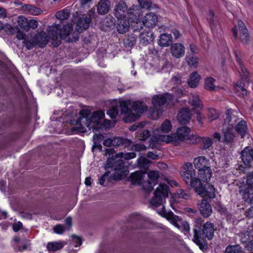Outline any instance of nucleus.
<instances>
[{
	"label": "nucleus",
	"mask_w": 253,
	"mask_h": 253,
	"mask_svg": "<svg viewBox=\"0 0 253 253\" xmlns=\"http://www.w3.org/2000/svg\"><path fill=\"white\" fill-rule=\"evenodd\" d=\"M81 117L76 122V126L72 128L73 130L76 132H84L86 131V127L89 130H98L100 129L109 128L113 126L115 122L110 120L104 119V112L98 111L91 114L88 109H83L80 111Z\"/></svg>",
	"instance_id": "obj_1"
},
{
	"label": "nucleus",
	"mask_w": 253,
	"mask_h": 253,
	"mask_svg": "<svg viewBox=\"0 0 253 253\" xmlns=\"http://www.w3.org/2000/svg\"><path fill=\"white\" fill-rule=\"evenodd\" d=\"M60 26L58 24H54L49 26L47 30V34L44 32H40L36 37V41L37 44L41 47L44 46L49 39L52 40L54 46H58L60 44V41L58 38L66 39L69 36L72 30V25L68 24L64 25L62 29H60Z\"/></svg>",
	"instance_id": "obj_2"
},
{
	"label": "nucleus",
	"mask_w": 253,
	"mask_h": 253,
	"mask_svg": "<svg viewBox=\"0 0 253 253\" xmlns=\"http://www.w3.org/2000/svg\"><path fill=\"white\" fill-rule=\"evenodd\" d=\"M107 154H108L109 158L108 159L105 165L106 169L108 168H113L115 170L114 174L112 175L114 180H120L122 177L126 174V170L125 168V164L121 159L116 160L117 159L124 158L125 160H128L136 157V154L134 152H129L124 153L121 152L115 155V158L113 155L115 151L112 149H106Z\"/></svg>",
	"instance_id": "obj_3"
},
{
	"label": "nucleus",
	"mask_w": 253,
	"mask_h": 253,
	"mask_svg": "<svg viewBox=\"0 0 253 253\" xmlns=\"http://www.w3.org/2000/svg\"><path fill=\"white\" fill-rule=\"evenodd\" d=\"M122 114L125 115L124 120L126 122H133L138 119L141 114L148 109L145 104L139 101H131L129 100L120 101Z\"/></svg>",
	"instance_id": "obj_4"
},
{
	"label": "nucleus",
	"mask_w": 253,
	"mask_h": 253,
	"mask_svg": "<svg viewBox=\"0 0 253 253\" xmlns=\"http://www.w3.org/2000/svg\"><path fill=\"white\" fill-rule=\"evenodd\" d=\"M172 129V125L169 120H166L163 122L160 126L154 129L153 135L150 138L149 147L156 148V145L161 142L166 143H171L174 137L172 133L165 135V133H169Z\"/></svg>",
	"instance_id": "obj_5"
},
{
	"label": "nucleus",
	"mask_w": 253,
	"mask_h": 253,
	"mask_svg": "<svg viewBox=\"0 0 253 253\" xmlns=\"http://www.w3.org/2000/svg\"><path fill=\"white\" fill-rule=\"evenodd\" d=\"M202 223L198 220L195 222V227L194 229V237L193 241L199 246L200 249H202V242L203 240V234L208 239H211L214 235V225L210 222H207L203 226L202 232L201 233V226Z\"/></svg>",
	"instance_id": "obj_6"
},
{
	"label": "nucleus",
	"mask_w": 253,
	"mask_h": 253,
	"mask_svg": "<svg viewBox=\"0 0 253 253\" xmlns=\"http://www.w3.org/2000/svg\"><path fill=\"white\" fill-rule=\"evenodd\" d=\"M225 117L224 124L228 125L229 126L223 128L222 132L224 141L226 143H230L233 141L235 136L233 126L236 124L238 118L233 114L231 109L227 110Z\"/></svg>",
	"instance_id": "obj_7"
},
{
	"label": "nucleus",
	"mask_w": 253,
	"mask_h": 253,
	"mask_svg": "<svg viewBox=\"0 0 253 253\" xmlns=\"http://www.w3.org/2000/svg\"><path fill=\"white\" fill-rule=\"evenodd\" d=\"M169 195V187L165 184H160L154 192V196L150 201V205L158 207L163 204Z\"/></svg>",
	"instance_id": "obj_8"
},
{
	"label": "nucleus",
	"mask_w": 253,
	"mask_h": 253,
	"mask_svg": "<svg viewBox=\"0 0 253 253\" xmlns=\"http://www.w3.org/2000/svg\"><path fill=\"white\" fill-rule=\"evenodd\" d=\"M233 32L234 37L237 38L239 36L242 42L246 43L249 41V36L248 32L245 25L242 21H238V27L234 28L233 29Z\"/></svg>",
	"instance_id": "obj_9"
},
{
	"label": "nucleus",
	"mask_w": 253,
	"mask_h": 253,
	"mask_svg": "<svg viewBox=\"0 0 253 253\" xmlns=\"http://www.w3.org/2000/svg\"><path fill=\"white\" fill-rule=\"evenodd\" d=\"M147 176L148 181H145L143 184V189L147 192L151 191L154 185L158 183V179L160 177L159 172L158 171H150Z\"/></svg>",
	"instance_id": "obj_10"
},
{
	"label": "nucleus",
	"mask_w": 253,
	"mask_h": 253,
	"mask_svg": "<svg viewBox=\"0 0 253 253\" xmlns=\"http://www.w3.org/2000/svg\"><path fill=\"white\" fill-rule=\"evenodd\" d=\"M172 99L171 94L169 93H166L163 95H155L152 98V103L155 108H157L161 107L166 103L171 104V103L173 102Z\"/></svg>",
	"instance_id": "obj_11"
},
{
	"label": "nucleus",
	"mask_w": 253,
	"mask_h": 253,
	"mask_svg": "<svg viewBox=\"0 0 253 253\" xmlns=\"http://www.w3.org/2000/svg\"><path fill=\"white\" fill-rule=\"evenodd\" d=\"M190 131L189 128L185 126L178 128L175 133H172V135H174V137H173L174 138L171 143L176 144L179 141L186 140Z\"/></svg>",
	"instance_id": "obj_12"
},
{
	"label": "nucleus",
	"mask_w": 253,
	"mask_h": 253,
	"mask_svg": "<svg viewBox=\"0 0 253 253\" xmlns=\"http://www.w3.org/2000/svg\"><path fill=\"white\" fill-rule=\"evenodd\" d=\"M183 169L182 176L186 184L188 185L195 177V173L190 163L185 164L183 166Z\"/></svg>",
	"instance_id": "obj_13"
},
{
	"label": "nucleus",
	"mask_w": 253,
	"mask_h": 253,
	"mask_svg": "<svg viewBox=\"0 0 253 253\" xmlns=\"http://www.w3.org/2000/svg\"><path fill=\"white\" fill-rule=\"evenodd\" d=\"M241 158L243 163L247 167H251L253 162V148L246 147L241 153Z\"/></svg>",
	"instance_id": "obj_14"
},
{
	"label": "nucleus",
	"mask_w": 253,
	"mask_h": 253,
	"mask_svg": "<svg viewBox=\"0 0 253 253\" xmlns=\"http://www.w3.org/2000/svg\"><path fill=\"white\" fill-rule=\"evenodd\" d=\"M158 22V17L157 15L152 12L146 13L142 20L143 25L149 28L155 27Z\"/></svg>",
	"instance_id": "obj_15"
},
{
	"label": "nucleus",
	"mask_w": 253,
	"mask_h": 253,
	"mask_svg": "<svg viewBox=\"0 0 253 253\" xmlns=\"http://www.w3.org/2000/svg\"><path fill=\"white\" fill-rule=\"evenodd\" d=\"M158 213L161 216L165 217L175 227L179 228L178 222L180 220L179 216L174 214V213L171 211L167 212L164 207H163L162 210L158 211Z\"/></svg>",
	"instance_id": "obj_16"
},
{
	"label": "nucleus",
	"mask_w": 253,
	"mask_h": 253,
	"mask_svg": "<svg viewBox=\"0 0 253 253\" xmlns=\"http://www.w3.org/2000/svg\"><path fill=\"white\" fill-rule=\"evenodd\" d=\"M77 19L76 22V30L79 32L85 30L89 27V24L91 21L90 17H87L86 16L83 15L82 17H75L74 20Z\"/></svg>",
	"instance_id": "obj_17"
},
{
	"label": "nucleus",
	"mask_w": 253,
	"mask_h": 253,
	"mask_svg": "<svg viewBox=\"0 0 253 253\" xmlns=\"http://www.w3.org/2000/svg\"><path fill=\"white\" fill-rule=\"evenodd\" d=\"M170 52L174 58H180L185 54V47L181 43H174L170 46Z\"/></svg>",
	"instance_id": "obj_18"
},
{
	"label": "nucleus",
	"mask_w": 253,
	"mask_h": 253,
	"mask_svg": "<svg viewBox=\"0 0 253 253\" xmlns=\"http://www.w3.org/2000/svg\"><path fill=\"white\" fill-rule=\"evenodd\" d=\"M127 8L126 2L121 1L115 5L114 14L117 19L125 18L127 15Z\"/></svg>",
	"instance_id": "obj_19"
},
{
	"label": "nucleus",
	"mask_w": 253,
	"mask_h": 253,
	"mask_svg": "<svg viewBox=\"0 0 253 253\" xmlns=\"http://www.w3.org/2000/svg\"><path fill=\"white\" fill-rule=\"evenodd\" d=\"M191 117L190 109L188 108H183L179 112L177 120L181 124L185 125L189 122Z\"/></svg>",
	"instance_id": "obj_20"
},
{
	"label": "nucleus",
	"mask_w": 253,
	"mask_h": 253,
	"mask_svg": "<svg viewBox=\"0 0 253 253\" xmlns=\"http://www.w3.org/2000/svg\"><path fill=\"white\" fill-rule=\"evenodd\" d=\"M193 164L199 171L210 167L209 160L204 156H200L194 159Z\"/></svg>",
	"instance_id": "obj_21"
},
{
	"label": "nucleus",
	"mask_w": 253,
	"mask_h": 253,
	"mask_svg": "<svg viewBox=\"0 0 253 253\" xmlns=\"http://www.w3.org/2000/svg\"><path fill=\"white\" fill-rule=\"evenodd\" d=\"M141 15L140 8L137 5H132V7L127 9V16L133 22H137L139 17Z\"/></svg>",
	"instance_id": "obj_22"
},
{
	"label": "nucleus",
	"mask_w": 253,
	"mask_h": 253,
	"mask_svg": "<svg viewBox=\"0 0 253 253\" xmlns=\"http://www.w3.org/2000/svg\"><path fill=\"white\" fill-rule=\"evenodd\" d=\"M146 173L142 171H136L131 174L130 179L134 184L141 185L143 187L144 177Z\"/></svg>",
	"instance_id": "obj_23"
},
{
	"label": "nucleus",
	"mask_w": 253,
	"mask_h": 253,
	"mask_svg": "<svg viewBox=\"0 0 253 253\" xmlns=\"http://www.w3.org/2000/svg\"><path fill=\"white\" fill-rule=\"evenodd\" d=\"M199 209L201 214L205 217H209L212 211L211 205L205 199L202 200L199 204Z\"/></svg>",
	"instance_id": "obj_24"
},
{
	"label": "nucleus",
	"mask_w": 253,
	"mask_h": 253,
	"mask_svg": "<svg viewBox=\"0 0 253 253\" xmlns=\"http://www.w3.org/2000/svg\"><path fill=\"white\" fill-rule=\"evenodd\" d=\"M21 9L24 13L32 15H38L42 12L40 8L29 4L22 5Z\"/></svg>",
	"instance_id": "obj_25"
},
{
	"label": "nucleus",
	"mask_w": 253,
	"mask_h": 253,
	"mask_svg": "<svg viewBox=\"0 0 253 253\" xmlns=\"http://www.w3.org/2000/svg\"><path fill=\"white\" fill-rule=\"evenodd\" d=\"M111 2L109 0H101L97 5V12L100 15L107 13L110 10Z\"/></svg>",
	"instance_id": "obj_26"
},
{
	"label": "nucleus",
	"mask_w": 253,
	"mask_h": 253,
	"mask_svg": "<svg viewBox=\"0 0 253 253\" xmlns=\"http://www.w3.org/2000/svg\"><path fill=\"white\" fill-rule=\"evenodd\" d=\"M64 241H55L48 242L46 245V248L49 253H54L55 252L61 250L65 245Z\"/></svg>",
	"instance_id": "obj_27"
},
{
	"label": "nucleus",
	"mask_w": 253,
	"mask_h": 253,
	"mask_svg": "<svg viewBox=\"0 0 253 253\" xmlns=\"http://www.w3.org/2000/svg\"><path fill=\"white\" fill-rule=\"evenodd\" d=\"M129 28L128 21L125 18L118 19L117 29L120 34H124L128 31Z\"/></svg>",
	"instance_id": "obj_28"
},
{
	"label": "nucleus",
	"mask_w": 253,
	"mask_h": 253,
	"mask_svg": "<svg viewBox=\"0 0 253 253\" xmlns=\"http://www.w3.org/2000/svg\"><path fill=\"white\" fill-rule=\"evenodd\" d=\"M202 192V194H199V195L202 197H207L211 199L215 198V189L213 186L210 184H207L205 187H203Z\"/></svg>",
	"instance_id": "obj_29"
},
{
	"label": "nucleus",
	"mask_w": 253,
	"mask_h": 253,
	"mask_svg": "<svg viewBox=\"0 0 253 253\" xmlns=\"http://www.w3.org/2000/svg\"><path fill=\"white\" fill-rule=\"evenodd\" d=\"M239 192L245 201L253 204V189L242 188Z\"/></svg>",
	"instance_id": "obj_30"
},
{
	"label": "nucleus",
	"mask_w": 253,
	"mask_h": 253,
	"mask_svg": "<svg viewBox=\"0 0 253 253\" xmlns=\"http://www.w3.org/2000/svg\"><path fill=\"white\" fill-rule=\"evenodd\" d=\"M201 79V76L197 72H193L189 76L188 80V84L191 88L196 87Z\"/></svg>",
	"instance_id": "obj_31"
},
{
	"label": "nucleus",
	"mask_w": 253,
	"mask_h": 253,
	"mask_svg": "<svg viewBox=\"0 0 253 253\" xmlns=\"http://www.w3.org/2000/svg\"><path fill=\"white\" fill-rule=\"evenodd\" d=\"M153 40V34L150 31L141 33L140 35V42L143 45L149 44Z\"/></svg>",
	"instance_id": "obj_32"
},
{
	"label": "nucleus",
	"mask_w": 253,
	"mask_h": 253,
	"mask_svg": "<svg viewBox=\"0 0 253 253\" xmlns=\"http://www.w3.org/2000/svg\"><path fill=\"white\" fill-rule=\"evenodd\" d=\"M189 102L193 107V109L197 112L203 108V104L197 95H192V97L189 99Z\"/></svg>",
	"instance_id": "obj_33"
},
{
	"label": "nucleus",
	"mask_w": 253,
	"mask_h": 253,
	"mask_svg": "<svg viewBox=\"0 0 253 253\" xmlns=\"http://www.w3.org/2000/svg\"><path fill=\"white\" fill-rule=\"evenodd\" d=\"M172 41V37L170 34H162L159 37V44L161 46H168Z\"/></svg>",
	"instance_id": "obj_34"
},
{
	"label": "nucleus",
	"mask_w": 253,
	"mask_h": 253,
	"mask_svg": "<svg viewBox=\"0 0 253 253\" xmlns=\"http://www.w3.org/2000/svg\"><path fill=\"white\" fill-rule=\"evenodd\" d=\"M215 80L211 77H208L205 80V88L209 91L217 89L218 87L215 85Z\"/></svg>",
	"instance_id": "obj_35"
},
{
	"label": "nucleus",
	"mask_w": 253,
	"mask_h": 253,
	"mask_svg": "<svg viewBox=\"0 0 253 253\" xmlns=\"http://www.w3.org/2000/svg\"><path fill=\"white\" fill-rule=\"evenodd\" d=\"M199 175L203 181L206 182L209 181L211 177V171L210 167L209 168L199 171Z\"/></svg>",
	"instance_id": "obj_36"
},
{
	"label": "nucleus",
	"mask_w": 253,
	"mask_h": 253,
	"mask_svg": "<svg viewBox=\"0 0 253 253\" xmlns=\"http://www.w3.org/2000/svg\"><path fill=\"white\" fill-rule=\"evenodd\" d=\"M130 144V141L127 139L116 137L113 138V146L117 147L121 145L126 147Z\"/></svg>",
	"instance_id": "obj_37"
},
{
	"label": "nucleus",
	"mask_w": 253,
	"mask_h": 253,
	"mask_svg": "<svg viewBox=\"0 0 253 253\" xmlns=\"http://www.w3.org/2000/svg\"><path fill=\"white\" fill-rule=\"evenodd\" d=\"M236 130L241 135L242 138H243L247 132L246 122L243 120L240 121L236 127Z\"/></svg>",
	"instance_id": "obj_38"
},
{
	"label": "nucleus",
	"mask_w": 253,
	"mask_h": 253,
	"mask_svg": "<svg viewBox=\"0 0 253 253\" xmlns=\"http://www.w3.org/2000/svg\"><path fill=\"white\" fill-rule=\"evenodd\" d=\"M199 58L195 55H188L186 57V60L188 65L191 68H197L199 64Z\"/></svg>",
	"instance_id": "obj_39"
},
{
	"label": "nucleus",
	"mask_w": 253,
	"mask_h": 253,
	"mask_svg": "<svg viewBox=\"0 0 253 253\" xmlns=\"http://www.w3.org/2000/svg\"><path fill=\"white\" fill-rule=\"evenodd\" d=\"M235 90L239 96H244L247 94V91L244 88V83L238 81L234 86Z\"/></svg>",
	"instance_id": "obj_40"
},
{
	"label": "nucleus",
	"mask_w": 253,
	"mask_h": 253,
	"mask_svg": "<svg viewBox=\"0 0 253 253\" xmlns=\"http://www.w3.org/2000/svg\"><path fill=\"white\" fill-rule=\"evenodd\" d=\"M234 54L236 56L237 62L238 63V65H239L240 69L241 70V71L243 73V75H242V77H241L242 80H245L246 81V82L248 83V81H249V80L248 79V72L246 68L244 67L240 58L237 55V52H235Z\"/></svg>",
	"instance_id": "obj_41"
},
{
	"label": "nucleus",
	"mask_w": 253,
	"mask_h": 253,
	"mask_svg": "<svg viewBox=\"0 0 253 253\" xmlns=\"http://www.w3.org/2000/svg\"><path fill=\"white\" fill-rule=\"evenodd\" d=\"M188 185L192 186L199 195V194H202V189L203 187L202 186L201 181L199 179L195 177Z\"/></svg>",
	"instance_id": "obj_42"
},
{
	"label": "nucleus",
	"mask_w": 253,
	"mask_h": 253,
	"mask_svg": "<svg viewBox=\"0 0 253 253\" xmlns=\"http://www.w3.org/2000/svg\"><path fill=\"white\" fill-rule=\"evenodd\" d=\"M16 21L18 26L22 29L28 31V22L29 20L25 16L20 15L16 18Z\"/></svg>",
	"instance_id": "obj_43"
},
{
	"label": "nucleus",
	"mask_w": 253,
	"mask_h": 253,
	"mask_svg": "<svg viewBox=\"0 0 253 253\" xmlns=\"http://www.w3.org/2000/svg\"><path fill=\"white\" fill-rule=\"evenodd\" d=\"M136 41V37L134 34L127 35L124 39V42L126 46L130 47L135 44Z\"/></svg>",
	"instance_id": "obj_44"
},
{
	"label": "nucleus",
	"mask_w": 253,
	"mask_h": 253,
	"mask_svg": "<svg viewBox=\"0 0 253 253\" xmlns=\"http://www.w3.org/2000/svg\"><path fill=\"white\" fill-rule=\"evenodd\" d=\"M70 15V11L68 9H64L58 11L55 16L60 21L67 20Z\"/></svg>",
	"instance_id": "obj_45"
},
{
	"label": "nucleus",
	"mask_w": 253,
	"mask_h": 253,
	"mask_svg": "<svg viewBox=\"0 0 253 253\" xmlns=\"http://www.w3.org/2000/svg\"><path fill=\"white\" fill-rule=\"evenodd\" d=\"M243 249L239 245H229L225 249V253H242Z\"/></svg>",
	"instance_id": "obj_46"
},
{
	"label": "nucleus",
	"mask_w": 253,
	"mask_h": 253,
	"mask_svg": "<svg viewBox=\"0 0 253 253\" xmlns=\"http://www.w3.org/2000/svg\"><path fill=\"white\" fill-rule=\"evenodd\" d=\"M213 18H214L213 13L211 11H210L208 13V15L207 19L208 20V22L210 25L211 31L213 32H216V26L218 27V28L220 29V26L218 24H215L214 23V21H213Z\"/></svg>",
	"instance_id": "obj_47"
},
{
	"label": "nucleus",
	"mask_w": 253,
	"mask_h": 253,
	"mask_svg": "<svg viewBox=\"0 0 253 253\" xmlns=\"http://www.w3.org/2000/svg\"><path fill=\"white\" fill-rule=\"evenodd\" d=\"M150 162L146 158L141 157L137 159V166L140 168L147 169L149 167Z\"/></svg>",
	"instance_id": "obj_48"
},
{
	"label": "nucleus",
	"mask_w": 253,
	"mask_h": 253,
	"mask_svg": "<svg viewBox=\"0 0 253 253\" xmlns=\"http://www.w3.org/2000/svg\"><path fill=\"white\" fill-rule=\"evenodd\" d=\"M246 184L248 187H246L245 185L243 186L240 187V190L241 188H247V189H253V172L249 173L247 176L246 178Z\"/></svg>",
	"instance_id": "obj_49"
},
{
	"label": "nucleus",
	"mask_w": 253,
	"mask_h": 253,
	"mask_svg": "<svg viewBox=\"0 0 253 253\" xmlns=\"http://www.w3.org/2000/svg\"><path fill=\"white\" fill-rule=\"evenodd\" d=\"M201 141L203 143V149H209L213 144L212 139L209 137H201Z\"/></svg>",
	"instance_id": "obj_50"
},
{
	"label": "nucleus",
	"mask_w": 253,
	"mask_h": 253,
	"mask_svg": "<svg viewBox=\"0 0 253 253\" xmlns=\"http://www.w3.org/2000/svg\"><path fill=\"white\" fill-rule=\"evenodd\" d=\"M104 136L100 134H94L93 136L94 146L99 147L100 149H102V146L100 145V142L103 139Z\"/></svg>",
	"instance_id": "obj_51"
},
{
	"label": "nucleus",
	"mask_w": 253,
	"mask_h": 253,
	"mask_svg": "<svg viewBox=\"0 0 253 253\" xmlns=\"http://www.w3.org/2000/svg\"><path fill=\"white\" fill-rule=\"evenodd\" d=\"M186 140L189 141V142L192 144L198 143L201 142V137L196 135H189V134Z\"/></svg>",
	"instance_id": "obj_52"
},
{
	"label": "nucleus",
	"mask_w": 253,
	"mask_h": 253,
	"mask_svg": "<svg viewBox=\"0 0 253 253\" xmlns=\"http://www.w3.org/2000/svg\"><path fill=\"white\" fill-rule=\"evenodd\" d=\"M183 95V91L181 89L178 88H174V94L173 95H171L172 98V103L171 104H173L174 102L177 100V98H180Z\"/></svg>",
	"instance_id": "obj_53"
},
{
	"label": "nucleus",
	"mask_w": 253,
	"mask_h": 253,
	"mask_svg": "<svg viewBox=\"0 0 253 253\" xmlns=\"http://www.w3.org/2000/svg\"><path fill=\"white\" fill-rule=\"evenodd\" d=\"M139 6L142 8L149 9L152 5L151 0H137Z\"/></svg>",
	"instance_id": "obj_54"
},
{
	"label": "nucleus",
	"mask_w": 253,
	"mask_h": 253,
	"mask_svg": "<svg viewBox=\"0 0 253 253\" xmlns=\"http://www.w3.org/2000/svg\"><path fill=\"white\" fill-rule=\"evenodd\" d=\"M67 230L66 227L61 224H58L53 228L54 233L58 234H62Z\"/></svg>",
	"instance_id": "obj_55"
},
{
	"label": "nucleus",
	"mask_w": 253,
	"mask_h": 253,
	"mask_svg": "<svg viewBox=\"0 0 253 253\" xmlns=\"http://www.w3.org/2000/svg\"><path fill=\"white\" fill-rule=\"evenodd\" d=\"M111 118H115L118 114V110L116 107L113 106L107 112Z\"/></svg>",
	"instance_id": "obj_56"
},
{
	"label": "nucleus",
	"mask_w": 253,
	"mask_h": 253,
	"mask_svg": "<svg viewBox=\"0 0 253 253\" xmlns=\"http://www.w3.org/2000/svg\"><path fill=\"white\" fill-rule=\"evenodd\" d=\"M208 111V116L211 121H213L218 118V113L214 109L210 108Z\"/></svg>",
	"instance_id": "obj_57"
},
{
	"label": "nucleus",
	"mask_w": 253,
	"mask_h": 253,
	"mask_svg": "<svg viewBox=\"0 0 253 253\" xmlns=\"http://www.w3.org/2000/svg\"><path fill=\"white\" fill-rule=\"evenodd\" d=\"M23 43L26 46L28 49H30L33 47L36 44H37V41L34 40H24L23 41Z\"/></svg>",
	"instance_id": "obj_58"
},
{
	"label": "nucleus",
	"mask_w": 253,
	"mask_h": 253,
	"mask_svg": "<svg viewBox=\"0 0 253 253\" xmlns=\"http://www.w3.org/2000/svg\"><path fill=\"white\" fill-rule=\"evenodd\" d=\"M38 22L36 20L32 19L28 22V31L30 29H36L38 27Z\"/></svg>",
	"instance_id": "obj_59"
},
{
	"label": "nucleus",
	"mask_w": 253,
	"mask_h": 253,
	"mask_svg": "<svg viewBox=\"0 0 253 253\" xmlns=\"http://www.w3.org/2000/svg\"><path fill=\"white\" fill-rule=\"evenodd\" d=\"M110 174V172L109 171L106 172L104 174L101 176L99 178V183L101 185H103L105 181L106 180H109V176Z\"/></svg>",
	"instance_id": "obj_60"
},
{
	"label": "nucleus",
	"mask_w": 253,
	"mask_h": 253,
	"mask_svg": "<svg viewBox=\"0 0 253 253\" xmlns=\"http://www.w3.org/2000/svg\"><path fill=\"white\" fill-rule=\"evenodd\" d=\"M146 149V146L142 143L136 144L132 146V149L136 151H141L145 150Z\"/></svg>",
	"instance_id": "obj_61"
},
{
	"label": "nucleus",
	"mask_w": 253,
	"mask_h": 253,
	"mask_svg": "<svg viewBox=\"0 0 253 253\" xmlns=\"http://www.w3.org/2000/svg\"><path fill=\"white\" fill-rule=\"evenodd\" d=\"M72 240L74 244V246L75 247H78L81 245L82 244V240L79 237L76 235L72 236Z\"/></svg>",
	"instance_id": "obj_62"
},
{
	"label": "nucleus",
	"mask_w": 253,
	"mask_h": 253,
	"mask_svg": "<svg viewBox=\"0 0 253 253\" xmlns=\"http://www.w3.org/2000/svg\"><path fill=\"white\" fill-rule=\"evenodd\" d=\"M150 136V132L148 130H144L141 133V140H145Z\"/></svg>",
	"instance_id": "obj_63"
},
{
	"label": "nucleus",
	"mask_w": 253,
	"mask_h": 253,
	"mask_svg": "<svg viewBox=\"0 0 253 253\" xmlns=\"http://www.w3.org/2000/svg\"><path fill=\"white\" fill-rule=\"evenodd\" d=\"M22 227V224L20 221H18L13 224V229L15 232H18Z\"/></svg>",
	"instance_id": "obj_64"
}]
</instances>
